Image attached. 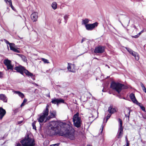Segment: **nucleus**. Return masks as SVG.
<instances>
[{"label":"nucleus","mask_w":146,"mask_h":146,"mask_svg":"<svg viewBox=\"0 0 146 146\" xmlns=\"http://www.w3.org/2000/svg\"><path fill=\"white\" fill-rule=\"evenodd\" d=\"M3 76V74L2 72H0V77H1Z\"/></svg>","instance_id":"obj_46"},{"label":"nucleus","mask_w":146,"mask_h":146,"mask_svg":"<svg viewBox=\"0 0 146 146\" xmlns=\"http://www.w3.org/2000/svg\"><path fill=\"white\" fill-rule=\"evenodd\" d=\"M61 20H60V21L59 22V23H61Z\"/></svg>","instance_id":"obj_56"},{"label":"nucleus","mask_w":146,"mask_h":146,"mask_svg":"<svg viewBox=\"0 0 146 146\" xmlns=\"http://www.w3.org/2000/svg\"><path fill=\"white\" fill-rule=\"evenodd\" d=\"M102 130H101V133H102V132L103 129V126L102 125Z\"/></svg>","instance_id":"obj_52"},{"label":"nucleus","mask_w":146,"mask_h":146,"mask_svg":"<svg viewBox=\"0 0 146 146\" xmlns=\"http://www.w3.org/2000/svg\"><path fill=\"white\" fill-rule=\"evenodd\" d=\"M125 48L128 51V52L130 54L133 51L131 49L127 47H126Z\"/></svg>","instance_id":"obj_30"},{"label":"nucleus","mask_w":146,"mask_h":146,"mask_svg":"<svg viewBox=\"0 0 146 146\" xmlns=\"http://www.w3.org/2000/svg\"><path fill=\"white\" fill-rule=\"evenodd\" d=\"M4 41L5 42L6 44H8L9 45L11 43L9 42L8 40H7L5 39H4Z\"/></svg>","instance_id":"obj_36"},{"label":"nucleus","mask_w":146,"mask_h":146,"mask_svg":"<svg viewBox=\"0 0 146 146\" xmlns=\"http://www.w3.org/2000/svg\"><path fill=\"white\" fill-rule=\"evenodd\" d=\"M111 116V114H108L106 117V123L108 120V119L110 118Z\"/></svg>","instance_id":"obj_31"},{"label":"nucleus","mask_w":146,"mask_h":146,"mask_svg":"<svg viewBox=\"0 0 146 146\" xmlns=\"http://www.w3.org/2000/svg\"><path fill=\"white\" fill-rule=\"evenodd\" d=\"M0 99L5 102H7V99L4 94H0Z\"/></svg>","instance_id":"obj_16"},{"label":"nucleus","mask_w":146,"mask_h":146,"mask_svg":"<svg viewBox=\"0 0 146 146\" xmlns=\"http://www.w3.org/2000/svg\"><path fill=\"white\" fill-rule=\"evenodd\" d=\"M32 79H33L34 80H35V79H34V78H32Z\"/></svg>","instance_id":"obj_60"},{"label":"nucleus","mask_w":146,"mask_h":146,"mask_svg":"<svg viewBox=\"0 0 146 146\" xmlns=\"http://www.w3.org/2000/svg\"><path fill=\"white\" fill-rule=\"evenodd\" d=\"M20 142L21 144L18 143L16 146H35V145L34 139L30 137L29 135L26 136Z\"/></svg>","instance_id":"obj_2"},{"label":"nucleus","mask_w":146,"mask_h":146,"mask_svg":"<svg viewBox=\"0 0 146 146\" xmlns=\"http://www.w3.org/2000/svg\"><path fill=\"white\" fill-rule=\"evenodd\" d=\"M21 58L23 61L24 62H26L27 61V59L26 57L25 56L23 55L22 56H21Z\"/></svg>","instance_id":"obj_27"},{"label":"nucleus","mask_w":146,"mask_h":146,"mask_svg":"<svg viewBox=\"0 0 146 146\" xmlns=\"http://www.w3.org/2000/svg\"><path fill=\"white\" fill-rule=\"evenodd\" d=\"M38 14L37 12H34L31 14V17L33 22L37 21Z\"/></svg>","instance_id":"obj_12"},{"label":"nucleus","mask_w":146,"mask_h":146,"mask_svg":"<svg viewBox=\"0 0 146 146\" xmlns=\"http://www.w3.org/2000/svg\"><path fill=\"white\" fill-rule=\"evenodd\" d=\"M36 122V121H34L32 124V126L33 127V129L35 130H36V127L35 126V124Z\"/></svg>","instance_id":"obj_25"},{"label":"nucleus","mask_w":146,"mask_h":146,"mask_svg":"<svg viewBox=\"0 0 146 146\" xmlns=\"http://www.w3.org/2000/svg\"><path fill=\"white\" fill-rule=\"evenodd\" d=\"M27 100L26 99H25L24 100L23 102H22V104L21 105V106L22 107V106H24L25 105V104L27 102Z\"/></svg>","instance_id":"obj_28"},{"label":"nucleus","mask_w":146,"mask_h":146,"mask_svg":"<svg viewBox=\"0 0 146 146\" xmlns=\"http://www.w3.org/2000/svg\"><path fill=\"white\" fill-rule=\"evenodd\" d=\"M133 56L135 57L136 60H139V56L137 52H134V54L133 55Z\"/></svg>","instance_id":"obj_20"},{"label":"nucleus","mask_w":146,"mask_h":146,"mask_svg":"<svg viewBox=\"0 0 146 146\" xmlns=\"http://www.w3.org/2000/svg\"><path fill=\"white\" fill-rule=\"evenodd\" d=\"M87 146H91L90 145H87Z\"/></svg>","instance_id":"obj_58"},{"label":"nucleus","mask_w":146,"mask_h":146,"mask_svg":"<svg viewBox=\"0 0 146 146\" xmlns=\"http://www.w3.org/2000/svg\"><path fill=\"white\" fill-rule=\"evenodd\" d=\"M14 69L16 70L17 72L20 73L22 75L23 74L24 72L26 75L28 76H31L32 78V77L33 76V74L25 69L23 66H16L15 67Z\"/></svg>","instance_id":"obj_3"},{"label":"nucleus","mask_w":146,"mask_h":146,"mask_svg":"<svg viewBox=\"0 0 146 146\" xmlns=\"http://www.w3.org/2000/svg\"><path fill=\"white\" fill-rule=\"evenodd\" d=\"M94 58L95 59H98L97 58Z\"/></svg>","instance_id":"obj_59"},{"label":"nucleus","mask_w":146,"mask_h":146,"mask_svg":"<svg viewBox=\"0 0 146 146\" xmlns=\"http://www.w3.org/2000/svg\"><path fill=\"white\" fill-rule=\"evenodd\" d=\"M79 115V113L77 112L74 115L72 118L74 125L77 128H79L81 127L82 122L81 118Z\"/></svg>","instance_id":"obj_4"},{"label":"nucleus","mask_w":146,"mask_h":146,"mask_svg":"<svg viewBox=\"0 0 146 146\" xmlns=\"http://www.w3.org/2000/svg\"><path fill=\"white\" fill-rule=\"evenodd\" d=\"M142 88V90H143V91H145V90H146V88H145V87H143V88Z\"/></svg>","instance_id":"obj_48"},{"label":"nucleus","mask_w":146,"mask_h":146,"mask_svg":"<svg viewBox=\"0 0 146 146\" xmlns=\"http://www.w3.org/2000/svg\"><path fill=\"white\" fill-rule=\"evenodd\" d=\"M13 51L14 52H17V53L20 52V51L15 48L14 49V50Z\"/></svg>","instance_id":"obj_34"},{"label":"nucleus","mask_w":146,"mask_h":146,"mask_svg":"<svg viewBox=\"0 0 146 146\" xmlns=\"http://www.w3.org/2000/svg\"><path fill=\"white\" fill-rule=\"evenodd\" d=\"M51 102L53 104H56L58 105L59 104L61 103H64V100L61 98L58 99L54 98L52 99Z\"/></svg>","instance_id":"obj_9"},{"label":"nucleus","mask_w":146,"mask_h":146,"mask_svg":"<svg viewBox=\"0 0 146 146\" xmlns=\"http://www.w3.org/2000/svg\"><path fill=\"white\" fill-rule=\"evenodd\" d=\"M133 27L134 29H137V28L136 27V26L135 25H134L133 26Z\"/></svg>","instance_id":"obj_54"},{"label":"nucleus","mask_w":146,"mask_h":146,"mask_svg":"<svg viewBox=\"0 0 146 146\" xmlns=\"http://www.w3.org/2000/svg\"><path fill=\"white\" fill-rule=\"evenodd\" d=\"M52 129L54 131V134L63 136L70 139H74V130L72 127L65 123L61 122L58 123L53 121L51 124Z\"/></svg>","instance_id":"obj_1"},{"label":"nucleus","mask_w":146,"mask_h":146,"mask_svg":"<svg viewBox=\"0 0 146 146\" xmlns=\"http://www.w3.org/2000/svg\"><path fill=\"white\" fill-rule=\"evenodd\" d=\"M124 86V85L119 82H112L111 83V87L112 89L119 93Z\"/></svg>","instance_id":"obj_6"},{"label":"nucleus","mask_w":146,"mask_h":146,"mask_svg":"<svg viewBox=\"0 0 146 146\" xmlns=\"http://www.w3.org/2000/svg\"><path fill=\"white\" fill-rule=\"evenodd\" d=\"M34 84L36 86H38V85L36 84L35 83H34Z\"/></svg>","instance_id":"obj_55"},{"label":"nucleus","mask_w":146,"mask_h":146,"mask_svg":"<svg viewBox=\"0 0 146 146\" xmlns=\"http://www.w3.org/2000/svg\"><path fill=\"white\" fill-rule=\"evenodd\" d=\"M123 129H119L118 130V133L117 135V137L118 139L120 138L122 135V133L123 132Z\"/></svg>","instance_id":"obj_19"},{"label":"nucleus","mask_w":146,"mask_h":146,"mask_svg":"<svg viewBox=\"0 0 146 146\" xmlns=\"http://www.w3.org/2000/svg\"><path fill=\"white\" fill-rule=\"evenodd\" d=\"M51 6L52 8L55 10L57 8V4L56 2H53Z\"/></svg>","instance_id":"obj_22"},{"label":"nucleus","mask_w":146,"mask_h":146,"mask_svg":"<svg viewBox=\"0 0 146 146\" xmlns=\"http://www.w3.org/2000/svg\"><path fill=\"white\" fill-rule=\"evenodd\" d=\"M144 32V31L143 30H142V31H140L138 34L139 35V36L142 33H143V32Z\"/></svg>","instance_id":"obj_43"},{"label":"nucleus","mask_w":146,"mask_h":146,"mask_svg":"<svg viewBox=\"0 0 146 146\" xmlns=\"http://www.w3.org/2000/svg\"><path fill=\"white\" fill-rule=\"evenodd\" d=\"M143 118L145 119H146V116L145 115H143Z\"/></svg>","instance_id":"obj_51"},{"label":"nucleus","mask_w":146,"mask_h":146,"mask_svg":"<svg viewBox=\"0 0 146 146\" xmlns=\"http://www.w3.org/2000/svg\"><path fill=\"white\" fill-rule=\"evenodd\" d=\"M143 91L145 93H146V90Z\"/></svg>","instance_id":"obj_57"},{"label":"nucleus","mask_w":146,"mask_h":146,"mask_svg":"<svg viewBox=\"0 0 146 146\" xmlns=\"http://www.w3.org/2000/svg\"><path fill=\"white\" fill-rule=\"evenodd\" d=\"M10 7H11V8L13 10H14V8L12 5V6H10Z\"/></svg>","instance_id":"obj_47"},{"label":"nucleus","mask_w":146,"mask_h":146,"mask_svg":"<svg viewBox=\"0 0 146 146\" xmlns=\"http://www.w3.org/2000/svg\"><path fill=\"white\" fill-rule=\"evenodd\" d=\"M105 118H104V120H105Z\"/></svg>","instance_id":"obj_62"},{"label":"nucleus","mask_w":146,"mask_h":146,"mask_svg":"<svg viewBox=\"0 0 146 146\" xmlns=\"http://www.w3.org/2000/svg\"><path fill=\"white\" fill-rule=\"evenodd\" d=\"M6 113L5 110L0 107V119H1Z\"/></svg>","instance_id":"obj_15"},{"label":"nucleus","mask_w":146,"mask_h":146,"mask_svg":"<svg viewBox=\"0 0 146 146\" xmlns=\"http://www.w3.org/2000/svg\"><path fill=\"white\" fill-rule=\"evenodd\" d=\"M17 55H18L20 57H21V56H22L23 55H21V54H17Z\"/></svg>","instance_id":"obj_50"},{"label":"nucleus","mask_w":146,"mask_h":146,"mask_svg":"<svg viewBox=\"0 0 146 146\" xmlns=\"http://www.w3.org/2000/svg\"><path fill=\"white\" fill-rule=\"evenodd\" d=\"M9 47L11 50H13L15 48H14L15 44L13 43H11L9 44Z\"/></svg>","instance_id":"obj_24"},{"label":"nucleus","mask_w":146,"mask_h":146,"mask_svg":"<svg viewBox=\"0 0 146 146\" xmlns=\"http://www.w3.org/2000/svg\"><path fill=\"white\" fill-rule=\"evenodd\" d=\"M130 98L132 101L134 103L137 101L134 94L131 93L130 95Z\"/></svg>","instance_id":"obj_17"},{"label":"nucleus","mask_w":146,"mask_h":146,"mask_svg":"<svg viewBox=\"0 0 146 146\" xmlns=\"http://www.w3.org/2000/svg\"><path fill=\"white\" fill-rule=\"evenodd\" d=\"M23 121H18L17 122V124H18L20 125L21 123L23 122Z\"/></svg>","instance_id":"obj_42"},{"label":"nucleus","mask_w":146,"mask_h":146,"mask_svg":"<svg viewBox=\"0 0 146 146\" xmlns=\"http://www.w3.org/2000/svg\"><path fill=\"white\" fill-rule=\"evenodd\" d=\"M140 107L143 111H145V109L144 106H140Z\"/></svg>","instance_id":"obj_35"},{"label":"nucleus","mask_w":146,"mask_h":146,"mask_svg":"<svg viewBox=\"0 0 146 146\" xmlns=\"http://www.w3.org/2000/svg\"><path fill=\"white\" fill-rule=\"evenodd\" d=\"M41 60H42V61H43L44 62V63H49L48 60L46 59H45L44 58H42L41 59Z\"/></svg>","instance_id":"obj_26"},{"label":"nucleus","mask_w":146,"mask_h":146,"mask_svg":"<svg viewBox=\"0 0 146 146\" xmlns=\"http://www.w3.org/2000/svg\"><path fill=\"white\" fill-rule=\"evenodd\" d=\"M118 121L120 124V127L119 129H123V127H122V120L120 118L118 119Z\"/></svg>","instance_id":"obj_21"},{"label":"nucleus","mask_w":146,"mask_h":146,"mask_svg":"<svg viewBox=\"0 0 146 146\" xmlns=\"http://www.w3.org/2000/svg\"><path fill=\"white\" fill-rule=\"evenodd\" d=\"M59 145V143L51 145L50 146H58Z\"/></svg>","instance_id":"obj_37"},{"label":"nucleus","mask_w":146,"mask_h":146,"mask_svg":"<svg viewBox=\"0 0 146 146\" xmlns=\"http://www.w3.org/2000/svg\"><path fill=\"white\" fill-rule=\"evenodd\" d=\"M11 61L8 59L4 61V63L7 66L8 70H13V66L11 64Z\"/></svg>","instance_id":"obj_8"},{"label":"nucleus","mask_w":146,"mask_h":146,"mask_svg":"<svg viewBox=\"0 0 146 146\" xmlns=\"http://www.w3.org/2000/svg\"><path fill=\"white\" fill-rule=\"evenodd\" d=\"M13 111L14 113H15L18 112V109H15Z\"/></svg>","instance_id":"obj_38"},{"label":"nucleus","mask_w":146,"mask_h":146,"mask_svg":"<svg viewBox=\"0 0 146 146\" xmlns=\"http://www.w3.org/2000/svg\"><path fill=\"white\" fill-rule=\"evenodd\" d=\"M102 91L103 92H104V90H103V89L102 90Z\"/></svg>","instance_id":"obj_61"},{"label":"nucleus","mask_w":146,"mask_h":146,"mask_svg":"<svg viewBox=\"0 0 146 146\" xmlns=\"http://www.w3.org/2000/svg\"><path fill=\"white\" fill-rule=\"evenodd\" d=\"M127 112L128 113V115L127 116V115L126 114H125V116L126 117H128V118H129V115L130 113V110H127Z\"/></svg>","instance_id":"obj_32"},{"label":"nucleus","mask_w":146,"mask_h":146,"mask_svg":"<svg viewBox=\"0 0 146 146\" xmlns=\"http://www.w3.org/2000/svg\"><path fill=\"white\" fill-rule=\"evenodd\" d=\"M8 2H9V4L10 6H12V3L11 0H9Z\"/></svg>","instance_id":"obj_39"},{"label":"nucleus","mask_w":146,"mask_h":146,"mask_svg":"<svg viewBox=\"0 0 146 146\" xmlns=\"http://www.w3.org/2000/svg\"><path fill=\"white\" fill-rule=\"evenodd\" d=\"M56 111H53L50 112V114L46 118L44 122H46L47 121L49 120L51 118H54L55 117L56 115Z\"/></svg>","instance_id":"obj_11"},{"label":"nucleus","mask_w":146,"mask_h":146,"mask_svg":"<svg viewBox=\"0 0 146 146\" xmlns=\"http://www.w3.org/2000/svg\"><path fill=\"white\" fill-rule=\"evenodd\" d=\"M126 146H128V145H126Z\"/></svg>","instance_id":"obj_63"},{"label":"nucleus","mask_w":146,"mask_h":146,"mask_svg":"<svg viewBox=\"0 0 146 146\" xmlns=\"http://www.w3.org/2000/svg\"><path fill=\"white\" fill-rule=\"evenodd\" d=\"M86 39V38H83L81 42L82 43Z\"/></svg>","instance_id":"obj_44"},{"label":"nucleus","mask_w":146,"mask_h":146,"mask_svg":"<svg viewBox=\"0 0 146 146\" xmlns=\"http://www.w3.org/2000/svg\"><path fill=\"white\" fill-rule=\"evenodd\" d=\"M108 111L109 113L111 114L117 111V109L116 108H113L112 106H110L109 107Z\"/></svg>","instance_id":"obj_14"},{"label":"nucleus","mask_w":146,"mask_h":146,"mask_svg":"<svg viewBox=\"0 0 146 146\" xmlns=\"http://www.w3.org/2000/svg\"><path fill=\"white\" fill-rule=\"evenodd\" d=\"M14 93L17 94L21 98H23L24 97V94L22 92L19 91H15Z\"/></svg>","instance_id":"obj_18"},{"label":"nucleus","mask_w":146,"mask_h":146,"mask_svg":"<svg viewBox=\"0 0 146 146\" xmlns=\"http://www.w3.org/2000/svg\"><path fill=\"white\" fill-rule=\"evenodd\" d=\"M126 140L127 141V143H126V145L129 146V142L128 141V140H127V138L126 137Z\"/></svg>","instance_id":"obj_40"},{"label":"nucleus","mask_w":146,"mask_h":146,"mask_svg":"<svg viewBox=\"0 0 146 146\" xmlns=\"http://www.w3.org/2000/svg\"><path fill=\"white\" fill-rule=\"evenodd\" d=\"M98 23L97 22H96L93 24H87L85 25V27L86 29L89 31H91L94 28L97 27L98 25Z\"/></svg>","instance_id":"obj_10"},{"label":"nucleus","mask_w":146,"mask_h":146,"mask_svg":"<svg viewBox=\"0 0 146 146\" xmlns=\"http://www.w3.org/2000/svg\"><path fill=\"white\" fill-rule=\"evenodd\" d=\"M105 49V48L104 46L100 45L95 47L94 52L96 54H101L104 52Z\"/></svg>","instance_id":"obj_7"},{"label":"nucleus","mask_w":146,"mask_h":146,"mask_svg":"<svg viewBox=\"0 0 146 146\" xmlns=\"http://www.w3.org/2000/svg\"><path fill=\"white\" fill-rule=\"evenodd\" d=\"M48 106L47 105L42 113L39 115V117L38 119V120L40 123L43 122L45 119H46L48 115Z\"/></svg>","instance_id":"obj_5"},{"label":"nucleus","mask_w":146,"mask_h":146,"mask_svg":"<svg viewBox=\"0 0 146 146\" xmlns=\"http://www.w3.org/2000/svg\"><path fill=\"white\" fill-rule=\"evenodd\" d=\"M69 15H65L64 17V19L65 20V23H66L67 22V21Z\"/></svg>","instance_id":"obj_29"},{"label":"nucleus","mask_w":146,"mask_h":146,"mask_svg":"<svg viewBox=\"0 0 146 146\" xmlns=\"http://www.w3.org/2000/svg\"><path fill=\"white\" fill-rule=\"evenodd\" d=\"M67 68L68 71L70 72H75L74 65L68 63Z\"/></svg>","instance_id":"obj_13"},{"label":"nucleus","mask_w":146,"mask_h":146,"mask_svg":"<svg viewBox=\"0 0 146 146\" xmlns=\"http://www.w3.org/2000/svg\"><path fill=\"white\" fill-rule=\"evenodd\" d=\"M134 52H134V51H133L132 52H131L130 54H131L132 55H133L134 54Z\"/></svg>","instance_id":"obj_49"},{"label":"nucleus","mask_w":146,"mask_h":146,"mask_svg":"<svg viewBox=\"0 0 146 146\" xmlns=\"http://www.w3.org/2000/svg\"><path fill=\"white\" fill-rule=\"evenodd\" d=\"M89 20L88 19H86L84 20H83L82 21V24L86 25V24L89 22Z\"/></svg>","instance_id":"obj_23"},{"label":"nucleus","mask_w":146,"mask_h":146,"mask_svg":"<svg viewBox=\"0 0 146 146\" xmlns=\"http://www.w3.org/2000/svg\"><path fill=\"white\" fill-rule=\"evenodd\" d=\"M140 85H141V86L142 87V88L145 87V86H144L143 84L142 83H141Z\"/></svg>","instance_id":"obj_45"},{"label":"nucleus","mask_w":146,"mask_h":146,"mask_svg":"<svg viewBox=\"0 0 146 146\" xmlns=\"http://www.w3.org/2000/svg\"><path fill=\"white\" fill-rule=\"evenodd\" d=\"M134 103H135V104H136L137 105H138L140 107V106H141V104L140 103H139L137 101H137H136Z\"/></svg>","instance_id":"obj_33"},{"label":"nucleus","mask_w":146,"mask_h":146,"mask_svg":"<svg viewBox=\"0 0 146 146\" xmlns=\"http://www.w3.org/2000/svg\"><path fill=\"white\" fill-rule=\"evenodd\" d=\"M5 1L6 3H7V2H8V0H4Z\"/></svg>","instance_id":"obj_53"},{"label":"nucleus","mask_w":146,"mask_h":146,"mask_svg":"<svg viewBox=\"0 0 146 146\" xmlns=\"http://www.w3.org/2000/svg\"><path fill=\"white\" fill-rule=\"evenodd\" d=\"M139 35L138 34L137 35L132 36V37L136 38H138V37H139Z\"/></svg>","instance_id":"obj_41"}]
</instances>
